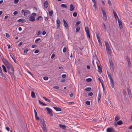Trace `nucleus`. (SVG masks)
<instances>
[{"label": "nucleus", "instance_id": "f257e3e1", "mask_svg": "<svg viewBox=\"0 0 132 132\" xmlns=\"http://www.w3.org/2000/svg\"><path fill=\"white\" fill-rule=\"evenodd\" d=\"M40 123L43 125L42 128L44 131H45L46 130V126L45 123V121L43 119H41L40 120Z\"/></svg>", "mask_w": 132, "mask_h": 132}, {"label": "nucleus", "instance_id": "f03ea898", "mask_svg": "<svg viewBox=\"0 0 132 132\" xmlns=\"http://www.w3.org/2000/svg\"><path fill=\"white\" fill-rule=\"evenodd\" d=\"M85 31L87 34V37H89V38H90V34L89 31V29L87 27H85Z\"/></svg>", "mask_w": 132, "mask_h": 132}, {"label": "nucleus", "instance_id": "7ed1b4c3", "mask_svg": "<svg viewBox=\"0 0 132 132\" xmlns=\"http://www.w3.org/2000/svg\"><path fill=\"white\" fill-rule=\"evenodd\" d=\"M8 72L11 75H13L14 74V70L13 67H12L11 68H10L8 69Z\"/></svg>", "mask_w": 132, "mask_h": 132}, {"label": "nucleus", "instance_id": "20e7f679", "mask_svg": "<svg viewBox=\"0 0 132 132\" xmlns=\"http://www.w3.org/2000/svg\"><path fill=\"white\" fill-rule=\"evenodd\" d=\"M46 109L47 110L48 114H50V116H53V114L52 112V110L51 109L48 107H47L46 108Z\"/></svg>", "mask_w": 132, "mask_h": 132}, {"label": "nucleus", "instance_id": "39448f33", "mask_svg": "<svg viewBox=\"0 0 132 132\" xmlns=\"http://www.w3.org/2000/svg\"><path fill=\"white\" fill-rule=\"evenodd\" d=\"M109 62L110 64V68L112 70L114 69L113 63L111 59H109Z\"/></svg>", "mask_w": 132, "mask_h": 132}, {"label": "nucleus", "instance_id": "423d86ee", "mask_svg": "<svg viewBox=\"0 0 132 132\" xmlns=\"http://www.w3.org/2000/svg\"><path fill=\"white\" fill-rule=\"evenodd\" d=\"M119 23V26L120 29H121L122 28V25L121 21L119 19H118Z\"/></svg>", "mask_w": 132, "mask_h": 132}, {"label": "nucleus", "instance_id": "0eeeda50", "mask_svg": "<svg viewBox=\"0 0 132 132\" xmlns=\"http://www.w3.org/2000/svg\"><path fill=\"white\" fill-rule=\"evenodd\" d=\"M106 130L107 132H114L115 131L114 129L111 128H108Z\"/></svg>", "mask_w": 132, "mask_h": 132}, {"label": "nucleus", "instance_id": "6e6552de", "mask_svg": "<svg viewBox=\"0 0 132 132\" xmlns=\"http://www.w3.org/2000/svg\"><path fill=\"white\" fill-rule=\"evenodd\" d=\"M29 21L32 22L34 21L35 20V17L31 16H30L29 17Z\"/></svg>", "mask_w": 132, "mask_h": 132}, {"label": "nucleus", "instance_id": "1a4fd4ad", "mask_svg": "<svg viewBox=\"0 0 132 132\" xmlns=\"http://www.w3.org/2000/svg\"><path fill=\"white\" fill-rule=\"evenodd\" d=\"M102 12L103 15V19L104 20H106L107 19V16L105 11L104 10H102Z\"/></svg>", "mask_w": 132, "mask_h": 132}, {"label": "nucleus", "instance_id": "9d476101", "mask_svg": "<svg viewBox=\"0 0 132 132\" xmlns=\"http://www.w3.org/2000/svg\"><path fill=\"white\" fill-rule=\"evenodd\" d=\"M2 60L3 61V62L5 65L9 63L5 58H3L2 59Z\"/></svg>", "mask_w": 132, "mask_h": 132}, {"label": "nucleus", "instance_id": "9b49d317", "mask_svg": "<svg viewBox=\"0 0 132 132\" xmlns=\"http://www.w3.org/2000/svg\"><path fill=\"white\" fill-rule=\"evenodd\" d=\"M106 51L108 54L111 55V52L110 50V47L106 48Z\"/></svg>", "mask_w": 132, "mask_h": 132}, {"label": "nucleus", "instance_id": "f8f14e48", "mask_svg": "<svg viewBox=\"0 0 132 132\" xmlns=\"http://www.w3.org/2000/svg\"><path fill=\"white\" fill-rule=\"evenodd\" d=\"M30 12L28 10H26L24 11V15L25 16H27V15L30 13Z\"/></svg>", "mask_w": 132, "mask_h": 132}, {"label": "nucleus", "instance_id": "ddd939ff", "mask_svg": "<svg viewBox=\"0 0 132 132\" xmlns=\"http://www.w3.org/2000/svg\"><path fill=\"white\" fill-rule=\"evenodd\" d=\"M48 3L47 1H45L44 4V7L45 8H47L48 6Z\"/></svg>", "mask_w": 132, "mask_h": 132}, {"label": "nucleus", "instance_id": "4468645a", "mask_svg": "<svg viewBox=\"0 0 132 132\" xmlns=\"http://www.w3.org/2000/svg\"><path fill=\"white\" fill-rule=\"evenodd\" d=\"M63 21L64 22L65 27L67 29L68 28V25L66 21L64 19L63 20Z\"/></svg>", "mask_w": 132, "mask_h": 132}, {"label": "nucleus", "instance_id": "2eb2a0df", "mask_svg": "<svg viewBox=\"0 0 132 132\" xmlns=\"http://www.w3.org/2000/svg\"><path fill=\"white\" fill-rule=\"evenodd\" d=\"M70 11H72L74 10V9L75 7L73 6V5L72 4H71L70 5Z\"/></svg>", "mask_w": 132, "mask_h": 132}, {"label": "nucleus", "instance_id": "dca6fc26", "mask_svg": "<svg viewBox=\"0 0 132 132\" xmlns=\"http://www.w3.org/2000/svg\"><path fill=\"white\" fill-rule=\"evenodd\" d=\"M59 125L60 127L63 129L65 130L66 129V127L65 125H63L61 124H59Z\"/></svg>", "mask_w": 132, "mask_h": 132}, {"label": "nucleus", "instance_id": "f3484780", "mask_svg": "<svg viewBox=\"0 0 132 132\" xmlns=\"http://www.w3.org/2000/svg\"><path fill=\"white\" fill-rule=\"evenodd\" d=\"M18 21L20 22H24L26 21V20L24 18L19 19Z\"/></svg>", "mask_w": 132, "mask_h": 132}, {"label": "nucleus", "instance_id": "a211bd4d", "mask_svg": "<svg viewBox=\"0 0 132 132\" xmlns=\"http://www.w3.org/2000/svg\"><path fill=\"white\" fill-rule=\"evenodd\" d=\"M127 90L128 92V93L129 96H130L131 95V90L129 88V87H127Z\"/></svg>", "mask_w": 132, "mask_h": 132}, {"label": "nucleus", "instance_id": "6ab92c4d", "mask_svg": "<svg viewBox=\"0 0 132 132\" xmlns=\"http://www.w3.org/2000/svg\"><path fill=\"white\" fill-rule=\"evenodd\" d=\"M97 67L98 69L97 71H98L100 73H101L102 71V70L101 68L100 65H98Z\"/></svg>", "mask_w": 132, "mask_h": 132}, {"label": "nucleus", "instance_id": "aec40b11", "mask_svg": "<svg viewBox=\"0 0 132 132\" xmlns=\"http://www.w3.org/2000/svg\"><path fill=\"white\" fill-rule=\"evenodd\" d=\"M6 67L8 69H9L10 68H11V67H12V65L9 63L7 64V65H6Z\"/></svg>", "mask_w": 132, "mask_h": 132}, {"label": "nucleus", "instance_id": "412c9836", "mask_svg": "<svg viewBox=\"0 0 132 132\" xmlns=\"http://www.w3.org/2000/svg\"><path fill=\"white\" fill-rule=\"evenodd\" d=\"M120 118L118 116H116L115 117L114 122H116L117 121L119 120Z\"/></svg>", "mask_w": 132, "mask_h": 132}, {"label": "nucleus", "instance_id": "4be33fe9", "mask_svg": "<svg viewBox=\"0 0 132 132\" xmlns=\"http://www.w3.org/2000/svg\"><path fill=\"white\" fill-rule=\"evenodd\" d=\"M106 48L109 47V45L108 41H105L104 42Z\"/></svg>", "mask_w": 132, "mask_h": 132}, {"label": "nucleus", "instance_id": "5701e85b", "mask_svg": "<svg viewBox=\"0 0 132 132\" xmlns=\"http://www.w3.org/2000/svg\"><path fill=\"white\" fill-rule=\"evenodd\" d=\"M107 73L108 75V77L109 79H110V80H112V79L111 77V73H109L108 71H107Z\"/></svg>", "mask_w": 132, "mask_h": 132}, {"label": "nucleus", "instance_id": "b1692460", "mask_svg": "<svg viewBox=\"0 0 132 132\" xmlns=\"http://www.w3.org/2000/svg\"><path fill=\"white\" fill-rule=\"evenodd\" d=\"M31 97L32 98H35L36 97V96L35 95V93L34 92H31Z\"/></svg>", "mask_w": 132, "mask_h": 132}, {"label": "nucleus", "instance_id": "393cba45", "mask_svg": "<svg viewBox=\"0 0 132 132\" xmlns=\"http://www.w3.org/2000/svg\"><path fill=\"white\" fill-rule=\"evenodd\" d=\"M53 108L56 111H61V108H60L54 107Z\"/></svg>", "mask_w": 132, "mask_h": 132}, {"label": "nucleus", "instance_id": "a878e982", "mask_svg": "<svg viewBox=\"0 0 132 132\" xmlns=\"http://www.w3.org/2000/svg\"><path fill=\"white\" fill-rule=\"evenodd\" d=\"M111 83V86L112 88H114V82L113 81V79L110 80Z\"/></svg>", "mask_w": 132, "mask_h": 132}, {"label": "nucleus", "instance_id": "bb28decb", "mask_svg": "<svg viewBox=\"0 0 132 132\" xmlns=\"http://www.w3.org/2000/svg\"><path fill=\"white\" fill-rule=\"evenodd\" d=\"M53 11L52 10L49 11L48 12V14L50 16H51L53 14Z\"/></svg>", "mask_w": 132, "mask_h": 132}, {"label": "nucleus", "instance_id": "cd10ccee", "mask_svg": "<svg viewBox=\"0 0 132 132\" xmlns=\"http://www.w3.org/2000/svg\"><path fill=\"white\" fill-rule=\"evenodd\" d=\"M38 102L40 104H42L44 106V105H46V104L42 102H41L40 100H38Z\"/></svg>", "mask_w": 132, "mask_h": 132}, {"label": "nucleus", "instance_id": "c85d7f7f", "mask_svg": "<svg viewBox=\"0 0 132 132\" xmlns=\"http://www.w3.org/2000/svg\"><path fill=\"white\" fill-rule=\"evenodd\" d=\"M2 67V68H3V70L5 72H7V71L6 70V69L5 66L4 65H3Z\"/></svg>", "mask_w": 132, "mask_h": 132}, {"label": "nucleus", "instance_id": "c756f323", "mask_svg": "<svg viewBox=\"0 0 132 132\" xmlns=\"http://www.w3.org/2000/svg\"><path fill=\"white\" fill-rule=\"evenodd\" d=\"M98 42H99V45L100 46H101V47H102V44L100 40V39H98Z\"/></svg>", "mask_w": 132, "mask_h": 132}, {"label": "nucleus", "instance_id": "7c9ffc66", "mask_svg": "<svg viewBox=\"0 0 132 132\" xmlns=\"http://www.w3.org/2000/svg\"><path fill=\"white\" fill-rule=\"evenodd\" d=\"M80 29V27L79 26L78 27H77V28H76V32H78L79 31Z\"/></svg>", "mask_w": 132, "mask_h": 132}, {"label": "nucleus", "instance_id": "2f4dec72", "mask_svg": "<svg viewBox=\"0 0 132 132\" xmlns=\"http://www.w3.org/2000/svg\"><path fill=\"white\" fill-rule=\"evenodd\" d=\"M81 23V21H78V22H77L75 24L76 26H77L79 25Z\"/></svg>", "mask_w": 132, "mask_h": 132}, {"label": "nucleus", "instance_id": "473e14b6", "mask_svg": "<svg viewBox=\"0 0 132 132\" xmlns=\"http://www.w3.org/2000/svg\"><path fill=\"white\" fill-rule=\"evenodd\" d=\"M43 98L47 102H50V101L47 98L45 97H43Z\"/></svg>", "mask_w": 132, "mask_h": 132}, {"label": "nucleus", "instance_id": "72a5a7b5", "mask_svg": "<svg viewBox=\"0 0 132 132\" xmlns=\"http://www.w3.org/2000/svg\"><path fill=\"white\" fill-rule=\"evenodd\" d=\"M101 97V95L100 93H99L98 94V102H99V101Z\"/></svg>", "mask_w": 132, "mask_h": 132}, {"label": "nucleus", "instance_id": "f704fd0d", "mask_svg": "<svg viewBox=\"0 0 132 132\" xmlns=\"http://www.w3.org/2000/svg\"><path fill=\"white\" fill-rule=\"evenodd\" d=\"M122 123V122L121 120H120L117 122V124L118 125H121Z\"/></svg>", "mask_w": 132, "mask_h": 132}, {"label": "nucleus", "instance_id": "c9c22d12", "mask_svg": "<svg viewBox=\"0 0 132 132\" xmlns=\"http://www.w3.org/2000/svg\"><path fill=\"white\" fill-rule=\"evenodd\" d=\"M91 89V88L90 87H88L86 88H85V90L87 91H89Z\"/></svg>", "mask_w": 132, "mask_h": 132}, {"label": "nucleus", "instance_id": "e433bc0d", "mask_svg": "<svg viewBox=\"0 0 132 132\" xmlns=\"http://www.w3.org/2000/svg\"><path fill=\"white\" fill-rule=\"evenodd\" d=\"M28 51V49L27 48L25 49L24 51V53H27V51Z\"/></svg>", "mask_w": 132, "mask_h": 132}, {"label": "nucleus", "instance_id": "4c0bfd02", "mask_svg": "<svg viewBox=\"0 0 132 132\" xmlns=\"http://www.w3.org/2000/svg\"><path fill=\"white\" fill-rule=\"evenodd\" d=\"M102 24L103 25L104 29V30H105V31L106 30H107V28H106L105 24L104 23H102Z\"/></svg>", "mask_w": 132, "mask_h": 132}, {"label": "nucleus", "instance_id": "58836bf2", "mask_svg": "<svg viewBox=\"0 0 132 132\" xmlns=\"http://www.w3.org/2000/svg\"><path fill=\"white\" fill-rule=\"evenodd\" d=\"M42 18V16H41L40 15L38 16V17L36 19V20L37 21H38L39 20V19H40Z\"/></svg>", "mask_w": 132, "mask_h": 132}, {"label": "nucleus", "instance_id": "ea45409f", "mask_svg": "<svg viewBox=\"0 0 132 132\" xmlns=\"http://www.w3.org/2000/svg\"><path fill=\"white\" fill-rule=\"evenodd\" d=\"M92 79L90 78H88V79H86V80L87 82H90L92 81Z\"/></svg>", "mask_w": 132, "mask_h": 132}, {"label": "nucleus", "instance_id": "a19ab883", "mask_svg": "<svg viewBox=\"0 0 132 132\" xmlns=\"http://www.w3.org/2000/svg\"><path fill=\"white\" fill-rule=\"evenodd\" d=\"M57 24H60V21L59 19H58L56 21Z\"/></svg>", "mask_w": 132, "mask_h": 132}, {"label": "nucleus", "instance_id": "79ce46f5", "mask_svg": "<svg viewBox=\"0 0 132 132\" xmlns=\"http://www.w3.org/2000/svg\"><path fill=\"white\" fill-rule=\"evenodd\" d=\"M61 6L63 7H64L65 8H67V6L64 4H62L61 5Z\"/></svg>", "mask_w": 132, "mask_h": 132}, {"label": "nucleus", "instance_id": "37998d69", "mask_svg": "<svg viewBox=\"0 0 132 132\" xmlns=\"http://www.w3.org/2000/svg\"><path fill=\"white\" fill-rule=\"evenodd\" d=\"M36 15V14L35 13H32L31 15V16L35 17Z\"/></svg>", "mask_w": 132, "mask_h": 132}, {"label": "nucleus", "instance_id": "c03bdc74", "mask_svg": "<svg viewBox=\"0 0 132 132\" xmlns=\"http://www.w3.org/2000/svg\"><path fill=\"white\" fill-rule=\"evenodd\" d=\"M77 15V13L76 12H75L73 13V16L75 17H76Z\"/></svg>", "mask_w": 132, "mask_h": 132}, {"label": "nucleus", "instance_id": "a18cd8bd", "mask_svg": "<svg viewBox=\"0 0 132 132\" xmlns=\"http://www.w3.org/2000/svg\"><path fill=\"white\" fill-rule=\"evenodd\" d=\"M123 94H124V95L125 96H126V95L127 94H126V91L124 89H123Z\"/></svg>", "mask_w": 132, "mask_h": 132}, {"label": "nucleus", "instance_id": "49530a36", "mask_svg": "<svg viewBox=\"0 0 132 132\" xmlns=\"http://www.w3.org/2000/svg\"><path fill=\"white\" fill-rule=\"evenodd\" d=\"M93 95V93L92 92H90L88 93V96H92Z\"/></svg>", "mask_w": 132, "mask_h": 132}, {"label": "nucleus", "instance_id": "de8ad7c7", "mask_svg": "<svg viewBox=\"0 0 132 132\" xmlns=\"http://www.w3.org/2000/svg\"><path fill=\"white\" fill-rule=\"evenodd\" d=\"M86 103L88 105H89L90 104V101H87L86 102Z\"/></svg>", "mask_w": 132, "mask_h": 132}, {"label": "nucleus", "instance_id": "09e8293b", "mask_svg": "<svg viewBox=\"0 0 132 132\" xmlns=\"http://www.w3.org/2000/svg\"><path fill=\"white\" fill-rule=\"evenodd\" d=\"M126 58L127 60V62L129 61H130V59L129 57L128 56H126Z\"/></svg>", "mask_w": 132, "mask_h": 132}, {"label": "nucleus", "instance_id": "8fccbe9b", "mask_svg": "<svg viewBox=\"0 0 132 132\" xmlns=\"http://www.w3.org/2000/svg\"><path fill=\"white\" fill-rule=\"evenodd\" d=\"M67 50V48L66 47H64L63 49V53H65L66 52Z\"/></svg>", "mask_w": 132, "mask_h": 132}, {"label": "nucleus", "instance_id": "3c124183", "mask_svg": "<svg viewBox=\"0 0 132 132\" xmlns=\"http://www.w3.org/2000/svg\"><path fill=\"white\" fill-rule=\"evenodd\" d=\"M53 88H54L56 89H59V87L58 86H55L53 87Z\"/></svg>", "mask_w": 132, "mask_h": 132}, {"label": "nucleus", "instance_id": "603ef678", "mask_svg": "<svg viewBox=\"0 0 132 132\" xmlns=\"http://www.w3.org/2000/svg\"><path fill=\"white\" fill-rule=\"evenodd\" d=\"M108 3L111 6L112 5L111 3L110 0H108Z\"/></svg>", "mask_w": 132, "mask_h": 132}, {"label": "nucleus", "instance_id": "864d4df0", "mask_svg": "<svg viewBox=\"0 0 132 132\" xmlns=\"http://www.w3.org/2000/svg\"><path fill=\"white\" fill-rule=\"evenodd\" d=\"M113 14H114V16H116V15H117V14H116V12L114 10H113Z\"/></svg>", "mask_w": 132, "mask_h": 132}, {"label": "nucleus", "instance_id": "5fc2aeb1", "mask_svg": "<svg viewBox=\"0 0 132 132\" xmlns=\"http://www.w3.org/2000/svg\"><path fill=\"white\" fill-rule=\"evenodd\" d=\"M40 40V38H38L36 40H35V42L36 43H37Z\"/></svg>", "mask_w": 132, "mask_h": 132}, {"label": "nucleus", "instance_id": "6e6d98bb", "mask_svg": "<svg viewBox=\"0 0 132 132\" xmlns=\"http://www.w3.org/2000/svg\"><path fill=\"white\" fill-rule=\"evenodd\" d=\"M128 66L129 67H130L131 64V63L130 61L128 62Z\"/></svg>", "mask_w": 132, "mask_h": 132}, {"label": "nucleus", "instance_id": "4d7b16f0", "mask_svg": "<svg viewBox=\"0 0 132 132\" xmlns=\"http://www.w3.org/2000/svg\"><path fill=\"white\" fill-rule=\"evenodd\" d=\"M19 0H14V3L15 4H16L18 2Z\"/></svg>", "mask_w": 132, "mask_h": 132}, {"label": "nucleus", "instance_id": "13d9d810", "mask_svg": "<svg viewBox=\"0 0 132 132\" xmlns=\"http://www.w3.org/2000/svg\"><path fill=\"white\" fill-rule=\"evenodd\" d=\"M44 79L45 80H47L48 79V78L47 77H43Z\"/></svg>", "mask_w": 132, "mask_h": 132}, {"label": "nucleus", "instance_id": "bf43d9fd", "mask_svg": "<svg viewBox=\"0 0 132 132\" xmlns=\"http://www.w3.org/2000/svg\"><path fill=\"white\" fill-rule=\"evenodd\" d=\"M96 35L97 39H100V38L99 35H98V34H96Z\"/></svg>", "mask_w": 132, "mask_h": 132}, {"label": "nucleus", "instance_id": "052dcab7", "mask_svg": "<svg viewBox=\"0 0 132 132\" xmlns=\"http://www.w3.org/2000/svg\"><path fill=\"white\" fill-rule=\"evenodd\" d=\"M35 118L36 120H39V117H37V116L36 117H35Z\"/></svg>", "mask_w": 132, "mask_h": 132}, {"label": "nucleus", "instance_id": "680f3d73", "mask_svg": "<svg viewBox=\"0 0 132 132\" xmlns=\"http://www.w3.org/2000/svg\"><path fill=\"white\" fill-rule=\"evenodd\" d=\"M62 77L63 78H65L66 77V75L65 74H63L62 75Z\"/></svg>", "mask_w": 132, "mask_h": 132}, {"label": "nucleus", "instance_id": "e2e57ef3", "mask_svg": "<svg viewBox=\"0 0 132 132\" xmlns=\"http://www.w3.org/2000/svg\"><path fill=\"white\" fill-rule=\"evenodd\" d=\"M18 13V12L17 11H15L13 13V14L14 15H15L17 14Z\"/></svg>", "mask_w": 132, "mask_h": 132}, {"label": "nucleus", "instance_id": "0e129e2a", "mask_svg": "<svg viewBox=\"0 0 132 132\" xmlns=\"http://www.w3.org/2000/svg\"><path fill=\"white\" fill-rule=\"evenodd\" d=\"M94 6L95 7V9L96 10V3H94Z\"/></svg>", "mask_w": 132, "mask_h": 132}, {"label": "nucleus", "instance_id": "69168bd1", "mask_svg": "<svg viewBox=\"0 0 132 132\" xmlns=\"http://www.w3.org/2000/svg\"><path fill=\"white\" fill-rule=\"evenodd\" d=\"M55 56V55L54 54H53L51 56V59H53L54 58Z\"/></svg>", "mask_w": 132, "mask_h": 132}, {"label": "nucleus", "instance_id": "338daca9", "mask_svg": "<svg viewBox=\"0 0 132 132\" xmlns=\"http://www.w3.org/2000/svg\"><path fill=\"white\" fill-rule=\"evenodd\" d=\"M10 56L12 58V59H13L14 58L13 57V56L14 57V56L13 55V54H10Z\"/></svg>", "mask_w": 132, "mask_h": 132}, {"label": "nucleus", "instance_id": "774afa93", "mask_svg": "<svg viewBox=\"0 0 132 132\" xmlns=\"http://www.w3.org/2000/svg\"><path fill=\"white\" fill-rule=\"evenodd\" d=\"M39 51L38 50H36L35 51H34V53H38V52H39Z\"/></svg>", "mask_w": 132, "mask_h": 132}]
</instances>
